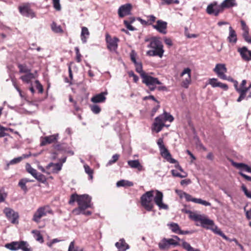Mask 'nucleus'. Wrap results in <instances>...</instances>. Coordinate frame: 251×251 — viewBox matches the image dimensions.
I'll use <instances>...</instances> for the list:
<instances>
[{
  "label": "nucleus",
  "mask_w": 251,
  "mask_h": 251,
  "mask_svg": "<svg viewBox=\"0 0 251 251\" xmlns=\"http://www.w3.org/2000/svg\"><path fill=\"white\" fill-rule=\"evenodd\" d=\"M241 189L242 191L244 192L246 196L251 199V191H249L245 185L243 184L241 186Z\"/></svg>",
  "instance_id": "nucleus-47"
},
{
  "label": "nucleus",
  "mask_w": 251,
  "mask_h": 251,
  "mask_svg": "<svg viewBox=\"0 0 251 251\" xmlns=\"http://www.w3.org/2000/svg\"><path fill=\"white\" fill-rule=\"evenodd\" d=\"M194 202L196 203H199L202 204L204 206H210L211 203L206 201H204L201 199H196V200H194Z\"/></svg>",
  "instance_id": "nucleus-45"
},
{
  "label": "nucleus",
  "mask_w": 251,
  "mask_h": 251,
  "mask_svg": "<svg viewBox=\"0 0 251 251\" xmlns=\"http://www.w3.org/2000/svg\"><path fill=\"white\" fill-rule=\"evenodd\" d=\"M232 165L236 168L237 169H240L241 171L245 170L246 171H248L249 166L243 163H236L233 161H231Z\"/></svg>",
  "instance_id": "nucleus-30"
},
{
  "label": "nucleus",
  "mask_w": 251,
  "mask_h": 251,
  "mask_svg": "<svg viewBox=\"0 0 251 251\" xmlns=\"http://www.w3.org/2000/svg\"><path fill=\"white\" fill-rule=\"evenodd\" d=\"M35 178H36L39 181H41L43 182L45 181L46 178L41 173H37L36 175L34 176Z\"/></svg>",
  "instance_id": "nucleus-50"
},
{
  "label": "nucleus",
  "mask_w": 251,
  "mask_h": 251,
  "mask_svg": "<svg viewBox=\"0 0 251 251\" xmlns=\"http://www.w3.org/2000/svg\"><path fill=\"white\" fill-rule=\"evenodd\" d=\"M157 144L159 149L160 154L164 158L172 164L175 163L176 162L175 159L172 157L171 153L166 148L164 144L163 138H160L157 140Z\"/></svg>",
  "instance_id": "nucleus-7"
},
{
  "label": "nucleus",
  "mask_w": 251,
  "mask_h": 251,
  "mask_svg": "<svg viewBox=\"0 0 251 251\" xmlns=\"http://www.w3.org/2000/svg\"><path fill=\"white\" fill-rule=\"evenodd\" d=\"M92 198L87 194L79 195L77 198V202L78 207L73 210V213L75 215H78L83 214L86 216L91 215L92 212L90 211H85L88 208H91L93 203L91 202Z\"/></svg>",
  "instance_id": "nucleus-1"
},
{
  "label": "nucleus",
  "mask_w": 251,
  "mask_h": 251,
  "mask_svg": "<svg viewBox=\"0 0 251 251\" xmlns=\"http://www.w3.org/2000/svg\"><path fill=\"white\" fill-rule=\"evenodd\" d=\"M248 91V89H245V88H242L241 90H238L237 92L240 94V96L237 100L238 102L241 101L245 98L246 94Z\"/></svg>",
  "instance_id": "nucleus-35"
},
{
  "label": "nucleus",
  "mask_w": 251,
  "mask_h": 251,
  "mask_svg": "<svg viewBox=\"0 0 251 251\" xmlns=\"http://www.w3.org/2000/svg\"><path fill=\"white\" fill-rule=\"evenodd\" d=\"M51 27L52 31L55 33H62L63 32L60 25H57L54 22L51 24Z\"/></svg>",
  "instance_id": "nucleus-38"
},
{
  "label": "nucleus",
  "mask_w": 251,
  "mask_h": 251,
  "mask_svg": "<svg viewBox=\"0 0 251 251\" xmlns=\"http://www.w3.org/2000/svg\"><path fill=\"white\" fill-rule=\"evenodd\" d=\"M131 7V5L129 3L121 6L118 9V15L119 17L123 18L126 15H129L130 14Z\"/></svg>",
  "instance_id": "nucleus-19"
},
{
  "label": "nucleus",
  "mask_w": 251,
  "mask_h": 251,
  "mask_svg": "<svg viewBox=\"0 0 251 251\" xmlns=\"http://www.w3.org/2000/svg\"><path fill=\"white\" fill-rule=\"evenodd\" d=\"M20 13L24 16L33 18L35 17L33 11L27 5H24L19 7Z\"/></svg>",
  "instance_id": "nucleus-16"
},
{
  "label": "nucleus",
  "mask_w": 251,
  "mask_h": 251,
  "mask_svg": "<svg viewBox=\"0 0 251 251\" xmlns=\"http://www.w3.org/2000/svg\"><path fill=\"white\" fill-rule=\"evenodd\" d=\"M133 185V183L131 181H129L128 180H121L120 181H118L116 183V186L118 187H126V186H132Z\"/></svg>",
  "instance_id": "nucleus-33"
},
{
  "label": "nucleus",
  "mask_w": 251,
  "mask_h": 251,
  "mask_svg": "<svg viewBox=\"0 0 251 251\" xmlns=\"http://www.w3.org/2000/svg\"><path fill=\"white\" fill-rule=\"evenodd\" d=\"M127 164L131 168L137 169L139 171H141L143 169V166L138 160H128Z\"/></svg>",
  "instance_id": "nucleus-28"
},
{
  "label": "nucleus",
  "mask_w": 251,
  "mask_h": 251,
  "mask_svg": "<svg viewBox=\"0 0 251 251\" xmlns=\"http://www.w3.org/2000/svg\"><path fill=\"white\" fill-rule=\"evenodd\" d=\"M35 83H36V89L38 90L39 93H42L43 92V88L42 85L38 80H36Z\"/></svg>",
  "instance_id": "nucleus-56"
},
{
  "label": "nucleus",
  "mask_w": 251,
  "mask_h": 251,
  "mask_svg": "<svg viewBox=\"0 0 251 251\" xmlns=\"http://www.w3.org/2000/svg\"><path fill=\"white\" fill-rule=\"evenodd\" d=\"M89 34V31L86 27L83 26L81 27L80 37L82 43L85 44L87 42Z\"/></svg>",
  "instance_id": "nucleus-27"
},
{
  "label": "nucleus",
  "mask_w": 251,
  "mask_h": 251,
  "mask_svg": "<svg viewBox=\"0 0 251 251\" xmlns=\"http://www.w3.org/2000/svg\"><path fill=\"white\" fill-rule=\"evenodd\" d=\"M75 50L76 55V60L77 62H80L81 61V55L79 52V48L77 47H76L75 48Z\"/></svg>",
  "instance_id": "nucleus-55"
},
{
  "label": "nucleus",
  "mask_w": 251,
  "mask_h": 251,
  "mask_svg": "<svg viewBox=\"0 0 251 251\" xmlns=\"http://www.w3.org/2000/svg\"><path fill=\"white\" fill-rule=\"evenodd\" d=\"M18 185L25 192L27 191V189L26 186V183L25 180H24L23 179H22L19 181Z\"/></svg>",
  "instance_id": "nucleus-51"
},
{
  "label": "nucleus",
  "mask_w": 251,
  "mask_h": 251,
  "mask_svg": "<svg viewBox=\"0 0 251 251\" xmlns=\"http://www.w3.org/2000/svg\"><path fill=\"white\" fill-rule=\"evenodd\" d=\"M105 40L107 44V48L110 51H116L118 48V43L119 39L116 37L111 38L109 34H107Z\"/></svg>",
  "instance_id": "nucleus-11"
},
{
  "label": "nucleus",
  "mask_w": 251,
  "mask_h": 251,
  "mask_svg": "<svg viewBox=\"0 0 251 251\" xmlns=\"http://www.w3.org/2000/svg\"><path fill=\"white\" fill-rule=\"evenodd\" d=\"M203 227L205 228L206 229H209L212 230L215 233L222 236L223 238L225 239L226 240H227L228 239L226 236L221 230V229H219L216 226L214 225L213 221V224L212 225H206L205 226H203Z\"/></svg>",
  "instance_id": "nucleus-23"
},
{
  "label": "nucleus",
  "mask_w": 251,
  "mask_h": 251,
  "mask_svg": "<svg viewBox=\"0 0 251 251\" xmlns=\"http://www.w3.org/2000/svg\"><path fill=\"white\" fill-rule=\"evenodd\" d=\"M172 175L175 177H178L180 178H184L187 176V174L185 172H183V174H181L177 172L176 170H172L171 171Z\"/></svg>",
  "instance_id": "nucleus-42"
},
{
  "label": "nucleus",
  "mask_w": 251,
  "mask_h": 251,
  "mask_svg": "<svg viewBox=\"0 0 251 251\" xmlns=\"http://www.w3.org/2000/svg\"><path fill=\"white\" fill-rule=\"evenodd\" d=\"M27 246L29 244L26 241H13L11 243L6 244L4 247L10 251H17L21 250L23 251H27Z\"/></svg>",
  "instance_id": "nucleus-8"
},
{
  "label": "nucleus",
  "mask_w": 251,
  "mask_h": 251,
  "mask_svg": "<svg viewBox=\"0 0 251 251\" xmlns=\"http://www.w3.org/2000/svg\"><path fill=\"white\" fill-rule=\"evenodd\" d=\"M182 247L187 251H192L193 248L191 246L190 244L185 241L184 240H181Z\"/></svg>",
  "instance_id": "nucleus-43"
},
{
  "label": "nucleus",
  "mask_w": 251,
  "mask_h": 251,
  "mask_svg": "<svg viewBox=\"0 0 251 251\" xmlns=\"http://www.w3.org/2000/svg\"><path fill=\"white\" fill-rule=\"evenodd\" d=\"M107 94V92H102L97 94L91 98V101L94 103L104 102L106 100L105 95Z\"/></svg>",
  "instance_id": "nucleus-24"
},
{
  "label": "nucleus",
  "mask_w": 251,
  "mask_h": 251,
  "mask_svg": "<svg viewBox=\"0 0 251 251\" xmlns=\"http://www.w3.org/2000/svg\"><path fill=\"white\" fill-rule=\"evenodd\" d=\"M222 10L229 8L237 5L236 0H225L220 4Z\"/></svg>",
  "instance_id": "nucleus-25"
},
{
  "label": "nucleus",
  "mask_w": 251,
  "mask_h": 251,
  "mask_svg": "<svg viewBox=\"0 0 251 251\" xmlns=\"http://www.w3.org/2000/svg\"><path fill=\"white\" fill-rule=\"evenodd\" d=\"M23 159V157H21V156L12 159L7 165H13V164H17V163L21 162Z\"/></svg>",
  "instance_id": "nucleus-52"
},
{
  "label": "nucleus",
  "mask_w": 251,
  "mask_h": 251,
  "mask_svg": "<svg viewBox=\"0 0 251 251\" xmlns=\"http://www.w3.org/2000/svg\"><path fill=\"white\" fill-rule=\"evenodd\" d=\"M148 99L151 100L155 101L156 102H157L158 104H159V102L155 98V97L153 96L150 95L149 96H146L143 98V100H148Z\"/></svg>",
  "instance_id": "nucleus-62"
},
{
  "label": "nucleus",
  "mask_w": 251,
  "mask_h": 251,
  "mask_svg": "<svg viewBox=\"0 0 251 251\" xmlns=\"http://www.w3.org/2000/svg\"><path fill=\"white\" fill-rule=\"evenodd\" d=\"M31 232L34 234V237L37 241L41 243L44 242L43 237L41 234L40 231L36 230H33L31 231Z\"/></svg>",
  "instance_id": "nucleus-34"
},
{
  "label": "nucleus",
  "mask_w": 251,
  "mask_h": 251,
  "mask_svg": "<svg viewBox=\"0 0 251 251\" xmlns=\"http://www.w3.org/2000/svg\"><path fill=\"white\" fill-rule=\"evenodd\" d=\"M174 120L173 117L170 114L164 112L162 114L155 118L154 122L152 125V130L156 133L160 132L164 126H168L165 124V122H172Z\"/></svg>",
  "instance_id": "nucleus-3"
},
{
  "label": "nucleus",
  "mask_w": 251,
  "mask_h": 251,
  "mask_svg": "<svg viewBox=\"0 0 251 251\" xmlns=\"http://www.w3.org/2000/svg\"><path fill=\"white\" fill-rule=\"evenodd\" d=\"M68 251H83L82 249L80 248L75 249V242L72 241L70 244Z\"/></svg>",
  "instance_id": "nucleus-49"
},
{
  "label": "nucleus",
  "mask_w": 251,
  "mask_h": 251,
  "mask_svg": "<svg viewBox=\"0 0 251 251\" xmlns=\"http://www.w3.org/2000/svg\"><path fill=\"white\" fill-rule=\"evenodd\" d=\"M18 68L19 69V72L21 73H30L31 70L29 69L26 65L19 64L18 65Z\"/></svg>",
  "instance_id": "nucleus-39"
},
{
  "label": "nucleus",
  "mask_w": 251,
  "mask_h": 251,
  "mask_svg": "<svg viewBox=\"0 0 251 251\" xmlns=\"http://www.w3.org/2000/svg\"><path fill=\"white\" fill-rule=\"evenodd\" d=\"M124 23L128 30L130 31H134L136 30V28L131 25V24L129 23L127 21H124Z\"/></svg>",
  "instance_id": "nucleus-57"
},
{
  "label": "nucleus",
  "mask_w": 251,
  "mask_h": 251,
  "mask_svg": "<svg viewBox=\"0 0 251 251\" xmlns=\"http://www.w3.org/2000/svg\"><path fill=\"white\" fill-rule=\"evenodd\" d=\"M79 195H78L77 194H73L71 195V198H70V200L69 201V203L70 204H72L73 203H74L75 201H77V198L79 197Z\"/></svg>",
  "instance_id": "nucleus-58"
},
{
  "label": "nucleus",
  "mask_w": 251,
  "mask_h": 251,
  "mask_svg": "<svg viewBox=\"0 0 251 251\" xmlns=\"http://www.w3.org/2000/svg\"><path fill=\"white\" fill-rule=\"evenodd\" d=\"M155 192V195L154 198V201L155 204L158 206L160 209H168L169 207L168 205L163 202V193L158 190H156Z\"/></svg>",
  "instance_id": "nucleus-12"
},
{
  "label": "nucleus",
  "mask_w": 251,
  "mask_h": 251,
  "mask_svg": "<svg viewBox=\"0 0 251 251\" xmlns=\"http://www.w3.org/2000/svg\"><path fill=\"white\" fill-rule=\"evenodd\" d=\"M227 39L229 42L234 44L236 43L237 41L236 33L231 26L229 27V35Z\"/></svg>",
  "instance_id": "nucleus-26"
},
{
  "label": "nucleus",
  "mask_w": 251,
  "mask_h": 251,
  "mask_svg": "<svg viewBox=\"0 0 251 251\" xmlns=\"http://www.w3.org/2000/svg\"><path fill=\"white\" fill-rule=\"evenodd\" d=\"M147 17L149 19L148 21L149 25H152V23L155 21L156 17L152 15H149Z\"/></svg>",
  "instance_id": "nucleus-59"
},
{
  "label": "nucleus",
  "mask_w": 251,
  "mask_h": 251,
  "mask_svg": "<svg viewBox=\"0 0 251 251\" xmlns=\"http://www.w3.org/2000/svg\"><path fill=\"white\" fill-rule=\"evenodd\" d=\"M51 213L52 211L49 206L40 207L34 213L32 220L36 223H39L43 217L46 216L48 213Z\"/></svg>",
  "instance_id": "nucleus-9"
},
{
  "label": "nucleus",
  "mask_w": 251,
  "mask_h": 251,
  "mask_svg": "<svg viewBox=\"0 0 251 251\" xmlns=\"http://www.w3.org/2000/svg\"><path fill=\"white\" fill-rule=\"evenodd\" d=\"M152 50L147 52V54L150 56H158L161 58L164 50L162 42L156 37H153L150 40V43L148 46Z\"/></svg>",
  "instance_id": "nucleus-2"
},
{
  "label": "nucleus",
  "mask_w": 251,
  "mask_h": 251,
  "mask_svg": "<svg viewBox=\"0 0 251 251\" xmlns=\"http://www.w3.org/2000/svg\"><path fill=\"white\" fill-rule=\"evenodd\" d=\"M62 167V164H60L59 163H53L51 162L47 165L46 168L50 170V172L48 173L50 174V173H58V172L61 170Z\"/></svg>",
  "instance_id": "nucleus-22"
},
{
  "label": "nucleus",
  "mask_w": 251,
  "mask_h": 251,
  "mask_svg": "<svg viewBox=\"0 0 251 251\" xmlns=\"http://www.w3.org/2000/svg\"><path fill=\"white\" fill-rule=\"evenodd\" d=\"M187 74V76L185 79L182 81L181 83L182 87L187 88L191 83V70L189 68H186L184 69V70L181 73L180 75L182 76L185 75Z\"/></svg>",
  "instance_id": "nucleus-17"
},
{
  "label": "nucleus",
  "mask_w": 251,
  "mask_h": 251,
  "mask_svg": "<svg viewBox=\"0 0 251 251\" xmlns=\"http://www.w3.org/2000/svg\"><path fill=\"white\" fill-rule=\"evenodd\" d=\"M54 8L57 11L61 10V5L60 4V0H52Z\"/></svg>",
  "instance_id": "nucleus-53"
},
{
  "label": "nucleus",
  "mask_w": 251,
  "mask_h": 251,
  "mask_svg": "<svg viewBox=\"0 0 251 251\" xmlns=\"http://www.w3.org/2000/svg\"><path fill=\"white\" fill-rule=\"evenodd\" d=\"M154 191L151 190L144 193L141 197V204L147 211H151L153 207L152 202Z\"/></svg>",
  "instance_id": "nucleus-5"
},
{
  "label": "nucleus",
  "mask_w": 251,
  "mask_h": 251,
  "mask_svg": "<svg viewBox=\"0 0 251 251\" xmlns=\"http://www.w3.org/2000/svg\"><path fill=\"white\" fill-rule=\"evenodd\" d=\"M167 23L161 20H157L156 25H153L152 27L159 33L163 34L167 33Z\"/></svg>",
  "instance_id": "nucleus-15"
},
{
  "label": "nucleus",
  "mask_w": 251,
  "mask_h": 251,
  "mask_svg": "<svg viewBox=\"0 0 251 251\" xmlns=\"http://www.w3.org/2000/svg\"><path fill=\"white\" fill-rule=\"evenodd\" d=\"M222 11L221 5H218L216 2L209 4L206 8V12L208 14L215 16H217Z\"/></svg>",
  "instance_id": "nucleus-13"
},
{
  "label": "nucleus",
  "mask_w": 251,
  "mask_h": 251,
  "mask_svg": "<svg viewBox=\"0 0 251 251\" xmlns=\"http://www.w3.org/2000/svg\"><path fill=\"white\" fill-rule=\"evenodd\" d=\"M213 71L221 79L226 78L225 73L227 72V68L224 64H217Z\"/></svg>",
  "instance_id": "nucleus-14"
},
{
  "label": "nucleus",
  "mask_w": 251,
  "mask_h": 251,
  "mask_svg": "<svg viewBox=\"0 0 251 251\" xmlns=\"http://www.w3.org/2000/svg\"><path fill=\"white\" fill-rule=\"evenodd\" d=\"M84 169H85V173L89 175V179L92 180L93 179V170L87 165H84Z\"/></svg>",
  "instance_id": "nucleus-41"
},
{
  "label": "nucleus",
  "mask_w": 251,
  "mask_h": 251,
  "mask_svg": "<svg viewBox=\"0 0 251 251\" xmlns=\"http://www.w3.org/2000/svg\"><path fill=\"white\" fill-rule=\"evenodd\" d=\"M34 75L31 72L26 74L20 77V78L25 82L29 83L31 79L34 78Z\"/></svg>",
  "instance_id": "nucleus-31"
},
{
  "label": "nucleus",
  "mask_w": 251,
  "mask_h": 251,
  "mask_svg": "<svg viewBox=\"0 0 251 251\" xmlns=\"http://www.w3.org/2000/svg\"><path fill=\"white\" fill-rule=\"evenodd\" d=\"M182 212L189 214V217L196 222H200L202 227L205 226L206 225H210L213 224V221L208 219L203 215L193 213V212L186 208L182 209Z\"/></svg>",
  "instance_id": "nucleus-4"
},
{
  "label": "nucleus",
  "mask_w": 251,
  "mask_h": 251,
  "mask_svg": "<svg viewBox=\"0 0 251 251\" xmlns=\"http://www.w3.org/2000/svg\"><path fill=\"white\" fill-rule=\"evenodd\" d=\"M58 134H54L50 136H45L44 137L40 143L41 146H44L48 144H51L55 142L58 139Z\"/></svg>",
  "instance_id": "nucleus-21"
},
{
  "label": "nucleus",
  "mask_w": 251,
  "mask_h": 251,
  "mask_svg": "<svg viewBox=\"0 0 251 251\" xmlns=\"http://www.w3.org/2000/svg\"><path fill=\"white\" fill-rule=\"evenodd\" d=\"M7 196V193H5L3 189H0V203L3 202L5 201Z\"/></svg>",
  "instance_id": "nucleus-48"
},
{
  "label": "nucleus",
  "mask_w": 251,
  "mask_h": 251,
  "mask_svg": "<svg viewBox=\"0 0 251 251\" xmlns=\"http://www.w3.org/2000/svg\"><path fill=\"white\" fill-rule=\"evenodd\" d=\"M135 68L136 72L140 74L141 76V74H142L143 73H146L145 72L143 71L142 64L141 62L139 64H137V65L135 66Z\"/></svg>",
  "instance_id": "nucleus-54"
},
{
  "label": "nucleus",
  "mask_w": 251,
  "mask_h": 251,
  "mask_svg": "<svg viewBox=\"0 0 251 251\" xmlns=\"http://www.w3.org/2000/svg\"><path fill=\"white\" fill-rule=\"evenodd\" d=\"M119 155L115 154L112 156V159L109 160L106 164V166L111 165L115 163L119 159Z\"/></svg>",
  "instance_id": "nucleus-46"
},
{
  "label": "nucleus",
  "mask_w": 251,
  "mask_h": 251,
  "mask_svg": "<svg viewBox=\"0 0 251 251\" xmlns=\"http://www.w3.org/2000/svg\"><path fill=\"white\" fill-rule=\"evenodd\" d=\"M169 246L173 245L174 246H177L179 245V243L178 242H176L173 238H169L167 239Z\"/></svg>",
  "instance_id": "nucleus-60"
},
{
  "label": "nucleus",
  "mask_w": 251,
  "mask_h": 251,
  "mask_svg": "<svg viewBox=\"0 0 251 251\" xmlns=\"http://www.w3.org/2000/svg\"><path fill=\"white\" fill-rule=\"evenodd\" d=\"M26 171L31 174L33 177L36 175L38 173L37 170L33 168L29 163H27L25 166Z\"/></svg>",
  "instance_id": "nucleus-36"
},
{
  "label": "nucleus",
  "mask_w": 251,
  "mask_h": 251,
  "mask_svg": "<svg viewBox=\"0 0 251 251\" xmlns=\"http://www.w3.org/2000/svg\"><path fill=\"white\" fill-rule=\"evenodd\" d=\"M116 247L121 250L126 251L128 249V245L126 243L124 239H121L119 242L115 244Z\"/></svg>",
  "instance_id": "nucleus-29"
},
{
  "label": "nucleus",
  "mask_w": 251,
  "mask_h": 251,
  "mask_svg": "<svg viewBox=\"0 0 251 251\" xmlns=\"http://www.w3.org/2000/svg\"><path fill=\"white\" fill-rule=\"evenodd\" d=\"M129 76L133 77V80L135 82H137L138 81L139 78L137 75L134 74V73L131 71L128 73Z\"/></svg>",
  "instance_id": "nucleus-63"
},
{
  "label": "nucleus",
  "mask_w": 251,
  "mask_h": 251,
  "mask_svg": "<svg viewBox=\"0 0 251 251\" xmlns=\"http://www.w3.org/2000/svg\"><path fill=\"white\" fill-rule=\"evenodd\" d=\"M159 248L160 250H165L170 248L168 239L163 238L158 244Z\"/></svg>",
  "instance_id": "nucleus-32"
},
{
  "label": "nucleus",
  "mask_w": 251,
  "mask_h": 251,
  "mask_svg": "<svg viewBox=\"0 0 251 251\" xmlns=\"http://www.w3.org/2000/svg\"><path fill=\"white\" fill-rule=\"evenodd\" d=\"M176 193L179 196L180 198H182L184 197V194H186V193L179 190H176Z\"/></svg>",
  "instance_id": "nucleus-64"
},
{
  "label": "nucleus",
  "mask_w": 251,
  "mask_h": 251,
  "mask_svg": "<svg viewBox=\"0 0 251 251\" xmlns=\"http://www.w3.org/2000/svg\"><path fill=\"white\" fill-rule=\"evenodd\" d=\"M169 226H170V228L172 230V231L173 232L179 234L180 229L179 226L177 224L172 223V224L169 225Z\"/></svg>",
  "instance_id": "nucleus-37"
},
{
  "label": "nucleus",
  "mask_w": 251,
  "mask_h": 251,
  "mask_svg": "<svg viewBox=\"0 0 251 251\" xmlns=\"http://www.w3.org/2000/svg\"><path fill=\"white\" fill-rule=\"evenodd\" d=\"M3 213L5 214L7 219L10 221L11 223L16 224L18 223L19 214L12 209L6 207L3 210Z\"/></svg>",
  "instance_id": "nucleus-10"
},
{
  "label": "nucleus",
  "mask_w": 251,
  "mask_h": 251,
  "mask_svg": "<svg viewBox=\"0 0 251 251\" xmlns=\"http://www.w3.org/2000/svg\"><path fill=\"white\" fill-rule=\"evenodd\" d=\"M90 107L92 112L95 114L100 113L101 111L100 106L97 104L90 105Z\"/></svg>",
  "instance_id": "nucleus-40"
},
{
  "label": "nucleus",
  "mask_w": 251,
  "mask_h": 251,
  "mask_svg": "<svg viewBox=\"0 0 251 251\" xmlns=\"http://www.w3.org/2000/svg\"><path fill=\"white\" fill-rule=\"evenodd\" d=\"M141 78L143 83L148 86L151 91H154L156 88V84H162L157 78L153 77L147 73L141 74Z\"/></svg>",
  "instance_id": "nucleus-6"
},
{
  "label": "nucleus",
  "mask_w": 251,
  "mask_h": 251,
  "mask_svg": "<svg viewBox=\"0 0 251 251\" xmlns=\"http://www.w3.org/2000/svg\"><path fill=\"white\" fill-rule=\"evenodd\" d=\"M219 83L220 82L218 81L217 78H212L209 79L208 84L211 85L212 87L215 88L218 87Z\"/></svg>",
  "instance_id": "nucleus-44"
},
{
  "label": "nucleus",
  "mask_w": 251,
  "mask_h": 251,
  "mask_svg": "<svg viewBox=\"0 0 251 251\" xmlns=\"http://www.w3.org/2000/svg\"><path fill=\"white\" fill-rule=\"evenodd\" d=\"M241 25L242 29L243 31L242 36L245 41L249 44H251V38L249 36V29L248 26L246 25V23L244 21H241Z\"/></svg>",
  "instance_id": "nucleus-20"
},
{
  "label": "nucleus",
  "mask_w": 251,
  "mask_h": 251,
  "mask_svg": "<svg viewBox=\"0 0 251 251\" xmlns=\"http://www.w3.org/2000/svg\"><path fill=\"white\" fill-rule=\"evenodd\" d=\"M184 198H185L186 200L188 201H192L194 202V200H196L197 199L193 198L191 195L187 193L184 194Z\"/></svg>",
  "instance_id": "nucleus-61"
},
{
  "label": "nucleus",
  "mask_w": 251,
  "mask_h": 251,
  "mask_svg": "<svg viewBox=\"0 0 251 251\" xmlns=\"http://www.w3.org/2000/svg\"><path fill=\"white\" fill-rule=\"evenodd\" d=\"M237 51L244 61H249L251 60V50H249L246 47L238 48Z\"/></svg>",
  "instance_id": "nucleus-18"
}]
</instances>
